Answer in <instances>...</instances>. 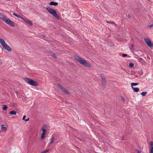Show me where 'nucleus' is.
I'll return each instance as SVG.
<instances>
[{
	"label": "nucleus",
	"instance_id": "4c0bfd02",
	"mask_svg": "<svg viewBox=\"0 0 153 153\" xmlns=\"http://www.w3.org/2000/svg\"><path fill=\"white\" fill-rule=\"evenodd\" d=\"M2 64V63L1 62H0V65H1Z\"/></svg>",
	"mask_w": 153,
	"mask_h": 153
},
{
	"label": "nucleus",
	"instance_id": "423d86ee",
	"mask_svg": "<svg viewBox=\"0 0 153 153\" xmlns=\"http://www.w3.org/2000/svg\"><path fill=\"white\" fill-rule=\"evenodd\" d=\"M144 40L148 47L150 48L153 47V43L150 39H144Z\"/></svg>",
	"mask_w": 153,
	"mask_h": 153
},
{
	"label": "nucleus",
	"instance_id": "1a4fd4ad",
	"mask_svg": "<svg viewBox=\"0 0 153 153\" xmlns=\"http://www.w3.org/2000/svg\"><path fill=\"white\" fill-rule=\"evenodd\" d=\"M150 153H153V142L152 141L150 142Z\"/></svg>",
	"mask_w": 153,
	"mask_h": 153
},
{
	"label": "nucleus",
	"instance_id": "f03ea898",
	"mask_svg": "<svg viewBox=\"0 0 153 153\" xmlns=\"http://www.w3.org/2000/svg\"><path fill=\"white\" fill-rule=\"evenodd\" d=\"M46 9L49 13L53 15L56 19L58 20L60 19V17L57 14L55 9L50 7H46Z\"/></svg>",
	"mask_w": 153,
	"mask_h": 153
},
{
	"label": "nucleus",
	"instance_id": "39448f33",
	"mask_svg": "<svg viewBox=\"0 0 153 153\" xmlns=\"http://www.w3.org/2000/svg\"><path fill=\"white\" fill-rule=\"evenodd\" d=\"M4 22L10 26L13 27H14L15 26L14 23L13 22L11 21L10 19L7 17L4 20Z\"/></svg>",
	"mask_w": 153,
	"mask_h": 153
},
{
	"label": "nucleus",
	"instance_id": "9d476101",
	"mask_svg": "<svg viewBox=\"0 0 153 153\" xmlns=\"http://www.w3.org/2000/svg\"><path fill=\"white\" fill-rule=\"evenodd\" d=\"M100 77L102 80V84L104 85L105 84L106 82L105 78L102 75H101Z\"/></svg>",
	"mask_w": 153,
	"mask_h": 153
},
{
	"label": "nucleus",
	"instance_id": "c85d7f7f",
	"mask_svg": "<svg viewBox=\"0 0 153 153\" xmlns=\"http://www.w3.org/2000/svg\"><path fill=\"white\" fill-rule=\"evenodd\" d=\"M21 18L22 19V20H23L26 23V21L27 20L26 19H25L23 18V17H21Z\"/></svg>",
	"mask_w": 153,
	"mask_h": 153
},
{
	"label": "nucleus",
	"instance_id": "b1692460",
	"mask_svg": "<svg viewBox=\"0 0 153 153\" xmlns=\"http://www.w3.org/2000/svg\"><path fill=\"white\" fill-rule=\"evenodd\" d=\"M147 94V92H142L141 93V94L143 96H145Z\"/></svg>",
	"mask_w": 153,
	"mask_h": 153
},
{
	"label": "nucleus",
	"instance_id": "412c9836",
	"mask_svg": "<svg viewBox=\"0 0 153 153\" xmlns=\"http://www.w3.org/2000/svg\"><path fill=\"white\" fill-rule=\"evenodd\" d=\"M138 85V83H132L131 84V85L132 86H135Z\"/></svg>",
	"mask_w": 153,
	"mask_h": 153
},
{
	"label": "nucleus",
	"instance_id": "aec40b11",
	"mask_svg": "<svg viewBox=\"0 0 153 153\" xmlns=\"http://www.w3.org/2000/svg\"><path fill=\"white\" fill-rule=\"evenodd\" d=\"M130 49L132 50H134V45L133 44H132L131 46V47H130Z\"/></svg>",
	"mask_w": 153,
	"mask_h": 153
},
{
	"label": "nucleus",
	"instance_id": "2f4dec72",
	"mask_svg": "<svg viewBox=\"0 0 153 153\" xmlns=\"http://www.w3.org/2000/svg\"><path fill=\"white\" fill-rule=\"evenodd\" d=\"M126 16L129 19L131 18V16L129 15H126Z\"/></svg>",
	"mask_w": 153,
	"mask_h": 153
},
{
	"label": "nucleus",
	"instance_id": "c756f323",
	"mask_svg": "<svg viewBox=\"0 0 153 153\" xmlns=\"http://www.w3.org/2000/svg\"><path fill=\"white\" fill-rule=\"evenodd\" d=\"M127 56V54H122V56L123 57H125Z\"/></svg>",
	"mask_w": 153,
	"mask_h": 153
},
{
	"label": "nucleus",
	"instance_id": "c9c22d12",
	"mask_svg": "<svg viewBox=\"0 0 153 153\" xmlns=\"http://www.w3.org/2000/svg\"><path fill=\"white\" fill-rule=\"evenodd\" d=\"M152 26H153L152 25H150V26H149V27H152Z\"/></svg>",
	"mask_w": 153,
	"mask_h": 153
},
{
	"label": "nucleus",
	"instance_id": "2eb2a0df",
	"mask_svg": "<svg viewBox=\"0 0 153 153\" xmlns=\"http://www.w3.org/2000/svg\"><path fill=\"white\" fill-rule=\"evenodd\" d=\"M132 88L134 92H137L139 91V89L138 88H135L133 86L131 87Z\"/></svg>",
	"mask_w": 153,
	"mask_h": 153
},
{
	"label": "nucleus",
	"instance_id": "dca6fc26",
	"mask_svg": "<svg viewBox=\"0 0 153 153\" xmlns=\"http://www.w3.org/2000/svg\"><path fill=\"white\" fill-rule=\"evenodd\" d=\"M3 125H1V130L2 131H6L7 130V128L6 127L4 126Z\"/></svg>",
	"mask_w": 153,
	"mask_h": 153
},
{
	"label": "nucleus",
	"instance_id": "7c9ffc66",
	"mask_svg": "<svg viewBox=\"0 0 153 153\" xmlns=\"http://www.w3.org/2000/svg\"><path fill=\"white\" fill-rule=\"evenodd\" d=\"M139 59L140 61H141L143 60V58H139Z\"/></svg>",
	"mask_w": 153,
	"mask_h": 153
},
{
	"label": "nucleus",
	"instance_id": "20e7f679",
	"mask_svg": "<svg viewBox=\"0 0 153 153\" xmlns=\"http://www.w3.org/2000/svg\"><path fill=\"white\" fill-rule=\"evenodd\" d=\"M25 81L30 85L34 86H37L38 85V83L36 81L28 78H25L24 79Z\"/></svg>",
	"mask_w": 153,
	"mask_h": 153
},
{
	"label": "nucleus",
	"instance_id": "e433bc0d",
	"mask_svg": "<svg viewBox=\"0 0 153 153\" xmlns=\"http://www.w3.org/2000/svg\"><path fill=\"white\" fill-rule=\"evenodd\" d=\"M122 137H123V138H122V140H123L124 139V137L123 136Z\"/></svg>",
	"mask_w": 153,
	"mask_h": 153
},
{
	"label": "nucleus",
	"instance_id": "393cba45",
	"mask_svg": "<svg viewBox=\"0 0 153 153\" xmlns=\"http://www.w3.org/2000/svg\"><path fill=\"white\" fill-rule=\"evenodd\" d=\"M7 108V106L6 105H4L3 107V109L4 110H6Z\"/></svg>",
	"mask_w": 153,
	"mask_h": 153
},
{
	"label": "nucleus",
	"instance_id": "f3484780",
	"mask_svg": "<svg viewBox=\"0 0 153 153\" xmlns=\"http://www.w3.org/2000/svg\"><path fill=\"white\" fill-rule=\"evenodd\" d=\"M106 23H107L111 24L112 25H114V26H115L116 27L117 26V25L115 24L114 22L113 21H106Z\"/></svg>",
	"mask_w": 153,
	"mask_h": 153
},
{
	"label": "nucleus",
	"instance_id": "7ed1b4c3",
	"mask_svg": "<svg viewBox=\"0 0 153 153\" xmlns=\"http://www.w3.org/2000/svg\"><path fill=\"white\" fill-rule=\"evenodd\" d=\"M0 43L4 49L9 52H10L12 51L11 48L6 44L3 39H0Z\"/></svg>",
	"mask_w": 153,
	"mask_h": 153
},
{
	"label": "nucleus",
	"instance_id": "6ab92c4d",
	"mask_svg": "<svg viewBox=\"0 0 153 153\" xmlns=\"http://www.w3.org/2000/svg\"><path fill=\"white\" fill-rule=\"evenodd\" d=\"M25 117H26V116L25 115L23 117L22 120H24L25 121H27L29 120V118H28L27 119H25Z\"/></svg>",
	"mask_w": 153,
	"mask_h": 153
},
{
	"label": "nucleus",
	"instance_id": "cd10ccee",
	"mask_svg": "<svg viewBox=\"0 0 153 153\" xmlns=\"http://www.w3.org/2000/svg\"><path fill=\"white\" fill-rule=\"evenodd\" d=\"M135 151L137 153H140L141 151L137 149H135Z\"/></svg>",
	"mask_w": 153,
	"mask_h": 153
},
{
	"label": "nucleus",
	"instance_id": "5701e85b",
	"mask_svg": "<svg viewBox=\"0 0 153 153\" xmlns=\"http://www.w3.org/2000/svg\"><path fill=\"white\" fill-rule=\"evenodd\" d=\"M51 55L52 56H53L54 58V59H56V54L55 53H51Z\"/></svg>",
	"mask_w": 153,
	"mask_h": 153
},
{
	"label": "nucleus",
	"instance_id": "a211bd4d",
	"mask_svg": "<svg viewBox=\"0 0 153 153\" xmlns=\"http://www.w3.org/2000/svg\"><path fill=\"white\" fill-rule=\"evenodd\" d=\"M17 112L14 111H12L10 112V114L11 115H16V114Z\"/></svg>",
	"mask_w": 153,
	"mask_h": 153
},
{
	"label": "nucleus",
	"instance_id": "0eeeda50",
	"mask_svg": "<svg viewBox=\"0 0 153 153\" xmlns=\"http://www.w3.org/2000/svg\"><path fill=\"white\" fill-rule=\"evenodd\" d=\"M44 127H46V125H44V127H42L41 129V130L42 131V132L41 137V140H43L44 138L45 137V135L46 132V130L44 128Z\"/></svg>",
	"mask_w": 153,
	"mask_h": 153
},
{
	"label": "nucleus",
	"instance_id": "a878e982",
	"mask_svg": "<svg viewBox=\"0 0 153 153\" xmlns=\"http://www.w3.org/2000/svg\"><path fill=\"white\" fill-rule=\"evenodd\" d=\"M134 66V64L132 63H130L129 64V66L130 68L133 67Z\"/></svg>",
	"mask_w": 153,
	"mask_h": 153
},
{
	"label": "nucleus",
	"instance_id": "473e14b6",
	"mask_svg": "<svg viewBox=\"0 0 153 153\" xmlns=\"http://www.w3.org/2000/svg\"><path fill=\"white\" fill-rule=\"evenodd\" d=\"M122 100L124 102L125 100V99L124 97H122Z\"/></svg>",
	"mask_w": 153,
	"mask_h": 153
},
{
	"label": "nucleus",
	"instance_id": "ddd939ff",
	"mask_svg": "<svg viewBox=\"0 0 153 153\" xmlns=\"http://www.w3.org/2000/svg\"><path fill=\"white\" fill-rule=\"evenodd\" d=\"M26 23L27 24L29 25L30 26H32L33 25V23L31 21L27 20L26 21Z\"/></svg>",
	"mask_w": 153,
	"mask_h": 153
},
{
	"label": "nucleus",
	"instance_id": "f257e3e1",
	"mask_svg": "<svg viewBox=\"0 0 153 153\" xmlns=\"http://www.w3.org/2000/svg\"><path fill=\"white\" fill-rule=\"evenodd\" d=\"M74 58L77 61L84 66L87 67H91L90 64L88 62H86L85 60L81 57L75 55L74 56Z\"/></svg>",
	"mask_w": 153,
	"mask_h": 153
},
{
	"label": "nucleus",
	"instance_id": "bb28decb",
	"mask_svg": "<svg viewBox=\"0 0 153 153\" xmlns=\"http://www.w3.org/2000/svg\"><path fill=\"white\" fill-rule=\"evenodd\" d=\"M49 150V149L46 150H44L42 151L41 153H46V152H48Z\"/></svg>",
	"mask_w": 153,
	"mask_h": 153
},
{
	"label": "nucleus",
	"instance_id": "6e6552de",
	"mask_svg": "<svg viewBox=\"0 0 153 153\" xmlns=\"http://www.w3.org/2000/svg\"><path fill=\"white\" fill-rule=\"evenodd\" d=\"M58 85L60 89L65 93L69 94V92L65 88L63 87L62 85L59 83H58Z\"/></svg>",
	"mask_w": 153,
	"mask_h": 153
},
{
	"label": "nucleus",
	"instance_id": "f8f14e48",
	"mask_svg": "<svg viewBox=\"0 0 153 153\" xmlns=\"http://www.w3.org/2000/svg\"><path fill=\"white\" fill-rule=\"evenodd\" d=\"M49 4L51 5L56 6L58 4V3L56 2L51 1L49 3Z\"/></svg>",
	"mask_w": 153,
	"mask_h": 153
},
{
	"label": "nucleus",
	"instance_id": "f704fd0d",
	"mask_svg": "<svg viewBox=\"0 0 153 153\" xmlns=\"http://www.w3.org/2000/svg\"><path fill=\"white\" fill-rule=\"evenodd\" d=\"M48 53H51V51H48Z\"/></svg>",
	"mask_w": 153,
	"mask_h": 153
},
{
	"label": "nucleus",
	"instance_id": "4468645a",
	"mask_svg": "<svg viewBox=\"0 0 153 153\" xmlns=\"http://www.w3.org/2000/svg\"><path fill=\"white\" fill-rule=\"evenodd\" d=\"M54 140H55L54 137H52L50 140V142L49 143V144L51 145L53 143H54Z\"/></svg>",
	"mask_w": 153,
	"mask_h": 153
},
{
	"label": "nucleus",
	"instance_id": "9b49d317",
	"mask_svg": "<svg viewBox=\"0 0 153 153\" xmlns=\"http://www.w3.org/2000/svg\"><path fill=\"white\" fill-rule=\"evenodd\" d=\"M7 17V16H4L1 13H0V19L3 21H4Z\"/></svg>",
	"mask_w": 153,
	"mask_h": 153
},
{
	"label": "nucleus",
	"instance_id": "72a5a7b5",
	"mask_svg": "<svg viewBox=\"0 0 153 153\" xmlns=\"http://www.w3.org/2000/svg\"><path fill=\"white\" fill-rule=\"evenodd\" d=\"M42 36L44 38L46 37V36L45 35H42Z\"/></svg>",
	"mask_w": 153,
	"mask_h": 153
},
{
	"label": "nucleus",
	"instance_id": "4be33fe9",
	"mask_svg": "<svg viewBox=\"0 0 153 153\" xmlns=\"http://www.w3.org/2000/svg\"><path fill=\"white\" fill-rule=\"evenodd\" d=\"M13 15L16 16L18 18H21V17L19 15H18L16 13H13Z\"/></svg>",
	"mask_w": 153,
	"mask_h": 153
}]
</instances>
